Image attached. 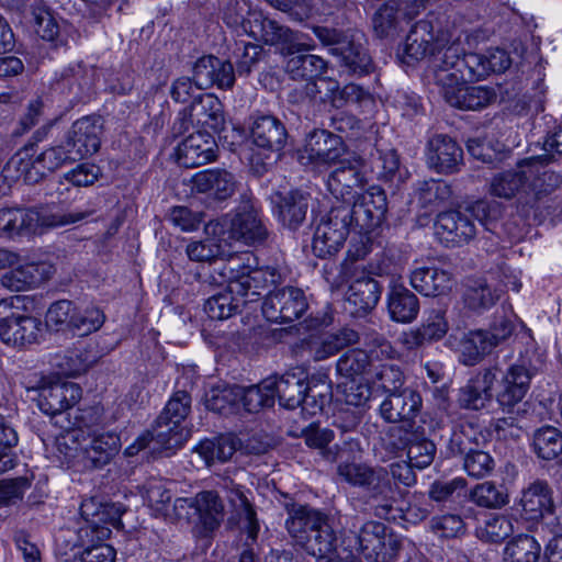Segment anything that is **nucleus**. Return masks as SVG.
I'll return each mask as SVG.
<instances>
[{"label": "nucleus", "instance_id": "obj_7", "mask_svg": "<svg viewBox=\"0 0 562 562\" xmlns=\"http://www.w3.org/2000/svg\"><path fill=\"white\" fill-rule=\"evenodd\" d=\"M19 296L0 301V340L10 347L23 348L37 344L43 334L42 321L19 310Z\"/></svg>", "mask_w": 562, "mask_h": 562}, {"label": "nucleus", "instance_id": "obj_45", "mask_svg": "<svg viewBox=\"0 0 562 562\" xmlns=\"http://www.w3.org/2000/svg\"><path fill=\"white\" fill-rule=\"evenodd\" d=\"M494 348L485 329L464 333L458 344L460 361L465 366L479 363L486 355L491 353Z\"/></svg>", "mask_w": 562, "mask_h": 562}, {"label": "nucleus", "instance_id": "obj_47", "mask_svg": "<svg viewBox=\"0 0 562 562\" xmlns=\"http://www.w3.org/2000/svg\"><path fill=\"white\" fill-rule=\"evenodd\" d=\"M240 447V441L233 435H221L214 439H206L196 447V452L205 460L206 464L214 461L225 462Z\"/></svg>", "mask_w": 562, "mask_h": 562}, {"label": "nucleus", "instance_id": "obj_37", "mask_svg": "<svg viewBox=\"0 0 562 562\" xmlns=\"http://www.w3.org/2000/svg\"><path fill=\"white\" fill-rule=\"evenodd\" d=\"M447 331L448 323L445 313L440 310H432L418 328L404 333L402 341L407 349H415L441 339Z\"/></svg>", "mask_w": 562, "mask_h": 562}, {"label": "nucleus", "instance_id": "obj_41", "mask_svg": "<svg viewBox=\"0 0 562 562\" xmlns=\"http://www.w3.org/2000/svg\"><path fill=\"white\" fill-rule=\"evenodd\" d=\"M387 310L393 321L412 323L419 313V300L403 284H393L387 294Z\"/></svg>", "mask_w": 562, "mask_h": 562}, {"label": "nucleus", "instance_id": "obj_35", "mask_svg": "<svg viewBox=\"0 0 562 562\" xmlns=\"http://www.w3.org/2000/svg\"><path fill=\"white\" fill-rule=\"evenodd\" d=\"M121 448V439L114 432H102L91 437L83 447V459L86 467L101 469L109 464L117 454Z\"/></svg>", "mask_w": 562, "mask_h": 562}, {"label": "nucleus", "instance_id": "obj_5", "mask_svg": "<svg viewBox=\"0 0 562 562\" xmlns=\"http://www.w3.org/2000/svg\"><path fill=\"white\" fill-rule=\"evenodd\" d=\"M190 408L191 396L189 393L186 391H177L157 417L153 430L144 431L138 436L137 439L125 449V456H136L151 441H155L165 449H173L182 446L187 440V432L182 427V422L188 416Z\"/></svg>", "mask_w": 562, "mask_h": 562}, {"label": "nucleus", "instance_id": "obj_27", "mask_svg": "<svg viewBox=\"0 0 562 562\" xmlns=\"http://www.w3.org/2000/svg\"><path fill=\"white\" fill-rule=\"evenodd\" d=\"M55 271V267L45 261L26 262L5 271L0 283L12 292L26 291L50 279Z\"/></svg>", "mask_w": 562, "mask_h": 562}, {"label": "nucleus", "instance_id": "obj_33", "mask_svg": "<svg viewBox=\"0 0 562 562\" xmlns=\"http://www.w3.org/2000/svg\"><path fill=\"white\" fill-rule=\"evenodd\" d=\"M531 372L525 363L512 364L502 379L497 401L504 408L510 409L518 404L529 390Z\"/></svg>", "mask_w": 562, "mask_h": 562}, {"label": "nucleus", "instance_id": "obj_54", "mask_svg": "<svg viewBox=\"0 0 562 562\" xmlns=\"http://www.w3.org/2000/svg\"><path fill=\"white\" fill-rule=\"evenodd\" d=\"M374 362L369 353L362 349H350L337 361V372L346 378L361 375L373 369Z\"/></svg>", "mask_w": 562, "mask_h": 562}, {"label": "nucleus", "instance_id": "obj_57", "mask_svg": "<svg viewBox=\"0 0 562 562\" xmlns=\"http://www.w3.org/2000/svg\"><path fill=\"white\" fill-rule=\"evenodd\" d=\"M470 497L477 506L484 508H502L509 501L503 486H496L493 482L477 484L471 491Z\"/></svg>", "mask_w": 562, "mask_h": 562}, {"label": "nucleus", "instance_id": "obj_9", "mask_svg": "<svg viewBox=\"0 0 562 562\" xmlns=\"http://www.w3.org/2000/svg\"><path fill=\"white\" fill-rule=\"evenodd\" d=\"M358 551L367 562H394L402 549V539L379 521L364 522L357 535Z\"/></svg>", "mask_w": 562, "mask_h": 562}, {"label": "nucleus", "instance_id": "obj_56", "mask_svg": "<svg viewBox=\"0 0 562 562\" xmlns=\"http://www.w3.org/2000/svg\"><path fill=\"white\" fill-rule=\"evenodd\" d=\"M339 211H347V224L349 227L357 226L363 231H371L380 226L381 223L373 215V213L366 206V204L357 196L351 202H346L337 205Z\"/></svg>", "mask_w": 562, "mask_h": 562}, {"label": "nucleus", "instance_id": "obj_60", "mask_svg": "<svg viewBox=\"0 0 562 562\" xmlns=\"http://www.w3.org/2000/svg\"><path fill=\"white\" fill-rule=\"evenodd\" d=\"M514 531L513 521L509 517L499 514L490 515L484 527L477 530L480 539L487 542H501Z\"/></svg>", "mask_w": 562, "mask_h": 562}, {"label": "nucleus", "instance_id": "obj_49", "mask_svg": "<svg viewBox=\"0 0 562 562\" xmlns=\"http://www.w3.org/2000/svg\"><path fill=\"white\" fill-rule=\"evenodd\" d=\"M532 446L540 459L554 460L562 453V431L554 426H543L535 431Z\"/></svg>", "mask_w": 562, "mask_h": 562}, {"label": "nucleus", "instance_id": "obj_53", "mask_svg": "<svg viewBox=\"0 0 562 562\" xmlns=\"http://www.w3.org/2000/svg\"><path fill=\"white\" fill-rule=\"evenodd\" d=\"M75 161L76 159L68 153L66 144L56 145L37 155L32 162V168L36 170V173L44 176L46 172H53L61 166Z\"/></svg>", "mask_w": 562, "mask_h": 562}, {"label": "nucleus", "instance_id": "obj_43", "mask_svg": "<svg viewBox=\"0 0 562 562\" xmlns=\"http://www.w3.org/2000/svg\"><path fill=\"white\" fill-rule=\"evenodd\" d=\"M193 117L198 125L220 132L225 126L224 108L221 100L211 93L200 94L191 103Z\"/></svg>", "mask_w": 562, "mask_h": 562}, {"label": "nucleus", "instance_id": "obj_32", "mask_svg": "<svg viewBox=\"0 0 562 562\" xmlns=\"http://www.w3.org/2000/svg\"><path fill=\"white\" fill-rule=\"evenodd\" d=\"M192 189L216 200H226L236 189L235 176L221 168H211L196 172L192 177Z\"/></svg>", "mask_w": 562, "mask_h": 562}, {"label": "nucleus", "instance_id": "obj_2", "mask_svg": "<svg viewBox=\"0 0 562 562\" xmlns=\"http://www.w3.org/2000/svg\"><path fill=\"white\" fill-rule=\"evenodd\" d=\"M347 450L359 452V442L349 438L344 442V446L336 445L335 451L327 449L323 454L329 461H339L337 474L342 481L351 486L363 488L367 503L374 509L375 516L384 519H395L392 512L394 503L401 496V491L390 483L387 469L349 461L348 456H346Z\"/></svg>", "mask_w": 562, "mask_h": 562}, {"label": "nucleus", "instance_id": "obj_42", "mask_svg": "<svg viewBox=\"0 0 562 562\" xmlns=\"http://www.w3.org/2000/svg\"><path fill=\"white\" fill-rule=\"evenodd\" d=\"M359 341V335L350 328H342L335 334H326L308 342L311 356L315 361H323L339 352L342 348Z\"/></svg>", "mask_w": 562, "mask_h": 562}, {"label": "nucleus", "instance_id": "obj_18", "mask_svg": "<svg viewBox=\"0 0 562 562\" xmlns=\"http://www.w3.org/2000/svg\"><path fill=\"white\" fill-rule=\"evenodd\" d=\"M435 235L446 247H457L472 240L476 235V227L468 213L451 210L438 214Z\"/></svg>", "mask_w": 562, "mask_h": 562}, {"label": "nucleus", "instance_id": "obj_21", "mask_svg": "<svg viewBox=\"0 0 562 562\" xmlns=\"http://www.w3.org/2000/svg\"><path fill=\"white\" fill-rule=\"evenodd\" d=\"M447 103L460 110H481L492 104L496 98V91L487 86H465V83L449 82L437 85Z\"/></svg>", "mask_w": 562, "mask_h": 562}, {"label": "nucleus", "instance_id": "obj_55", "mask_svg": "<svg viewBox=\"0 0 562 562\" xmlns=\"http://www.w3.org/2000/svg\"><path fill=\"white\" fill-rule=\"evenodd\" d=\"M105 322L103 311L97 306L79 308L76 306L71 333L77 336H88L99 330Z\"/></svg>", "mask_w": 562, "mask_h": 562}, {"label": "nucleus", "instance_id": "obj_28", "mask_svg": "<svg viewBox=\"0 0 562 562\" xmlns=\"http://www.w3.org/2000/svg\"><path fill=\"white\" fill-rule=\"evenodd\" d=\"M217 155L215 138L206 132L189 135L177 147V161L186 168H194L213 161Z\"/></svg>", "mask_w": 562, "mask_h": 562}, {"label": "nucleus", "instance_id": "obj_44", "mask_svg": "<svg viewBox=\"0 0 562 562\" xmlns=\"http://www.w3.org/2000/svg\"><path fill=\"white\" fill-rule=\"evenodd\" d=\"M123 514L122 506L114 503H104L99 516L93 518V525H85L79 529L81 543H86L85 538L91 537V540H104L111 535L110 526L119 527Z\"/></svg>", "mask_w": 562, "mask_h": 562}, {"label": "nucleus", "instance_id": "obj_16", "mask_svg": "<svg viewBox=\"0 0 562 562\" xmlns=\"http://www.w3.org/2000/svg\"><path fill=\"white\" fill-rule=\"evenodd\" d=\"M363 168L364 160L360 157L339 161L327 179L329 192L344 203L355 200L367 182Z\"/></svg>", "mask_w": 562, "mask_h": 562}, {"label": "nucleus", "instance_id": "obj_15", "mask_svg": "<svg viewBox=\"0 0 562 562\" xmlns=\"http://www.w3.org/2000/svg\"><path fill=\"white\" fill-rule=\"evenodd\" d=\"M449 38L452 35L448 32H438L434 34V25L431 21L420 20L416 22L406 36L402 48V60L404 64L413 65L426 57L431 58V68L434 69L436 55L443 54L445 49L437 47L436 43L441 36Z\"/></svg>", "mask_w": 562, "mask_h": 562}, {"label": "nucleus", "instance_id": "obj_14", "mask_svg": "<svg viewBox=\"0 0 562 562\" xmlns=\"http://www.w3.org/2000/svg\"><path fill=\"white\" fill-rule=\"evenodd\" d=\"M307 300L303 290L284 286L270 292L262 304L265 317L272 323H291L300 318L307 310Z\"/></svg>", "mask_w": 562, "mask_h": 562}, {"label": "nucleus", "instance_id": "obj_3", "mask_svg": "<svg viewBox=\"0 0 562 562\" xmlns=\"http://www.w3.org/2000/svg\"><path fill=\"white\" fill-rule=\"evenodd\" d=\"M285 528L295 543L306 553L321 560L336 554L337 538L328 515L302 504H286Z\"/></svg>", "mask_w": 562, "mask_h": 562}, {"label": "nucleus", "instance_id": "obj_29", "mask_svg": "<svg viewBox=\"0 0 562 562\" xmlns=\"http://www.w3.org/2000/svg\"><path fill=\"white\" fill-rule=\"evenodd\" d=\"M427 161L438 172L452 173L463 161V150L450 136L438 134L428 140Z\"/></svg>", "mask_w": 562, "mask_h": 562}, {"label": "nucleus", "instance_id": "obj_40", "mask_svg": "<svg viewBox=\"0 0 562 562\" xmlns=\"http://www.w3.org/2000/svg\"><path fill=\"white\" fill-rule=\"evenodd\" d=\"M381 296V286L370 277L356 279L347 292V303L353 307L352 314H366L373 310Z\"/></svg>", "mask_w": 562, "mask_h": 562}, {"label": "nucleus", "instance_id": "obj_25", "mask_svg": "<svg viewBox=\"0 0 562 562\" xmlns=\"http://www.w3.org/2000/svg\"><path fill=\"white\" fill-rule=\"evenodd\" d=\"M175 506L193 508L206 535L216 530L224 519L223 502L214 491H203L191 498H178Z\"/></svg>", "mask_w": 562, "mask_h": 562}, {"label": "nucleus", "instance_id": "obj_62", "mask_svg": "<svg viewBox=\"0 0 562 562\" xmlns=\"http://www.w3.org/2000/svg\"><path fill=\"white\" fill-rule=\"evenodd\" d=\"M305 389L307 390L304 394V402L300 406L308 414L315 415L323 409L328 398L330 386L325 381L315 383L314 380H306Z\"/></svg>", "mask_w": 562, "mask_h": 562}, {"label": "nucleus", "instance_id": "obj_10", "mask_svg": "<svg viewBox=\"0 0 562 562\" xmlns=\"http://www.w3.org/2000/svg\"><path fill=\"white\" fill-rule=\"evenodd\" d=\"M228 238L247 246L263 244L268 238V228L259 207L250 199H244L229 218Z\"/></svg>", "mask_w": 562, "mask_h": 562}, {"label": "nucleus", "instance_id": "obj_36", "mask_svg": "<svg viewBox=\"0 0 562 562\" xmlns=\"http://www.w3.org/2000/svg\"><path fill=\"white\" fill-rule=\"evenodd\" d=\"M333 55L338 58L339 66L348 75L363 76L373 70L368 49L355 38H348L340 48H334Z\"/></svg>", "mask_w": 562, "mask_h": 562}, {"label": "nucleus", "instance_id": "obj_31", "mask_svg": "<svg viewBox=\"0 0 562 562\" xmlns=\"http://www.w3.org/2000/svg\"><path fill=\"white\" fill-rule=\"evenodd\" d=\"M272 382V397L279 398L281 406L294 409L304 402V394L307 375L303 369L296 368L285 372L281 376H270Z\"/></svg>", "mask_w": 562, "mask_h": 562}, {"label": "nucleus", "instance_id": "obj_24", "mask_svg": "<svg viewBox=\"0 0 562 562\" xmlns=\"http://www.w3.org/2000/svg\"><path fill=\"white\" fill-rule=\"evenodd\" d=\"M310 195L300 190L276 191L270 195L272 213L290 229H296L306 218Z\"/></svg>", "mask_w": 562, "mask_h": 562}, {"label": "nucleus", "instance_id": "obj_46", "mask_svg": "<svg viewBox=\"0 0 562 562\" xmlns=\"http://www.w3.org/2000/svg\"><path fill=\"white\" fill-rule=\"evenodd\" d=\"M499 292L485 280H469L462 294L463 304L470 311L482 313L491 308L498 300Z\"/></svg>", "mask_w": 562, "mask_h": 562}, {"label": "nucleus", "instance_id": "obj_63", "mask_svg": "<svg viewBox=\"0 0 562 562\" xmlns=\"http://www.w3.org/2000/svg\"><path fill=\"white\" fill-rule=\"evenodd\" d=\"M415 194L422 207H429L446 200L449 188L445 182L430 179L419 182Z\"/></svg>", "mask_w": 562, "mask_h": 562}, {"label": "nucleus", "instance_id": "obj_6", "mask_svg": "<svg viewBox=\"0 0 562 562\" xmlns=\"http://www.w3.org/2000/svg\"><path fill=\"white\" fill-rule=\"evenodd\" d=\"M437 47L445 49L436 55L434 64V80L436 85L449 82L465 83L488 76L485 56L476 53H464L459 38L446 35L438 38Z\"/></svg>", "mask_w": 562, "mask_h": 562}, {"label": "nucleus", "instance_id": "obj_22", "mask_svg": "<svg viewBox=\"0 0 562 562\" xmlns=\"http://www.w3.org/2000/svg\"><path fill=\"white\" fill-rule=\"evenodd\" d=\"M520 515L525 520L539 521L555 510L553 490L546 480H536L521 491Z\"/></svg>", "mask_w": 562, "mask_h": 562}, {"label": "nucleus", "instance_id": "obj_8", "mask_svg": "<svg viewBox=\"0 0 562 562\" xmlns=\"http://www.w3.org/2000/svg\"><path fill=\"white\" fill-rule=\"evenodd\" d=\"M89 212L52 213L26 209H1L0 232L9 237L36 232L38 227H58L86 218Z\"/></svg>", "mask_w": 562, "mask_h": 562}, {"label": "nucleus", "instance_id": "obj_61", "mask_svg": "<svg viewBox=\"0 0 562 562\" xmlns=\"http://www.w3.org/2000/svg\"><path fill=\"white\" fill-rule=\"evenodd\" d=\"M238 385L214 387L207 393L205 405L210 411L223 414L231 412L238 403Z\"/></svg>", "mask_w": 562, "mask_h": 562}, {"label": "nucleus", "instance_id": "obj_52", "mask_svg": "<svg viewBox=\"0 0 562 562\" xmlns=\"http://www.w3.org/2000/svg\"><path fill=\"white\" fill-rule=\"evenodd\" d=\"M371 382L376 390H381L387 395L389 393H395L404 389V374L396 364H374Z\"/></svg>", "mask_w": 562, "mask_h": 562}, {"label": "nucleus", "instance_id": "obj_23", "mask_svg": "<svg viewBox=\"0 0 562 562\" xmlns=\"http://www.w3.org/2000/svg\"><path fill=\"white\" fill-rule=\"evenodd\" d=\"M341 146V136L326 130H314L307 135L300 158L315 166L330 165L340 157Z\"/></svg>", "mask_w": 562, "mask_h": 562}, {"label": "nucleus", "instance_id": "obj_39", "mask_svg": "<svg viewBox=\"0 0 562 562\" xmlns=\"http://www.w3.org/2000/svg\"><path fill=\"white\" fill-rule=\"evenodd\" d=\"M301 34V32H297ZM303 35V42L312 45L311 48L307 50H311L314 48V44L311 40L306 37V35ZM282 48L281 46H279ZM284 55H289L286 50L281 49ZM304 49H301L303 52ZM296 53H300V50H296L294 53H291L292 57H290L286 61L285 69L291 75L293 79H304V80H313L319 76H322L327 68V63L319 56L313 55V54H301L295 55Z\"/></svg>", "mask_w": 562, "mask_h": 562}, {"label": "nucleus", "instance_id": "obj_20", "mask_svg": "<svg viewBox=\"0 0 562 562\" xmlns=\"http://www.w3.org/2000/svg\"><path fill=\"white\" fill-rule=\"evenodd\" d=\"M538 175L533 158L521 161L516 169L496 175L491 181V194L501 199H513L527 192Z\"/></svg>", "mask_w": 562, "mask_h": 562}, {"label": "nucleus", "instance_id": "obj_11", "mask_svg": "<svg viewBox=\"0 0 562 562\" xmlns=\"http://www.w3.org/2000/svg\"><path fill=\"white\" fill-rule=\"evenodd\" d=\"M386 436L395 450H406L409 462L417 469L429 467L436 456V445L427 438L425 428L390 427Z\"/></svg>", "mask_w": 562, "mask_h": 562}, {"label": "nucleus", "instance_id": "obj_51", "mask_svg": "<svg viewBox=\"0 0 562 562\" xmlns=\"http://www.w3.org/2000/svg\"><path fill=\"white\" fill-rule=\"evenodd\" d=\"M272 385V382L267 378L259 384L247 389L238 386V402H241L243 407L249 413L259 412L263 407H271L274 404Z\"/></svg>", "mask_w": 562, "mask_h": 562}, {"label": "nucleus", "instance_id": "obj_19", "mask_svg": "<svg viewBox=\"0 0 562 562\" xmlns=\"http://www.w3.org/2000/svg\"><path fill=\"white\" fill-rule=\"evenodd\" d=\"M38 408L56 417L75 406L81 398V387L74 382H49L35 390Z\"/></svg>", "mask_w": 562, "mask_h": 562}, {"label": "nucleus", "instance_id": "obj_30", "mask_svg": "<svg viewBox=\"0 0 562 562\" xmlns=\"http://www.w3.org/2000/svg\"><path fill=\"white\" fill-rule=\"evenodd\" d=\"M497 368H486L477 372L459 391V404L465 409L479 411L492 401V389L497 378Z\"/></svg>", "mask_w": 562, "mask_h": 562}, {"label": "nucleus", "instance_id": "obj_48", "mask_svg": "<svg viewBox=\"0 0 562 562\" xmlns=\"http://www.w3.org/2000/svg\"><path fill=\"white\" fill-rule=\"evenodd\" d=\"M228 502L238 515L239 519L244 521V528L250 539L255 540L259 532V522L257 520L256 512L248 499L243 486L233 485L228 490Z\"/></svg>", "mask_w": 562, "mask_h": 562}, {"label": "nucleus", "instance_id": "obj_38", "mask_svg": "<svg viewBox=\"0 0 562 562\" xmlns=\"http://www.w3.org/2000/svg\"><path fill=\"white\" fill-rule=\"evenodd\" d=\"M251 137L256 146L280 151L286 140V131L281 121L272 115H259L251 126Z\"/></svg>", "mask_w": 562, "mask_h": 562}, {"label": "nucleus", "instance_id": "obj_59", "mask_svg": "<svg viewBox=\"0 0 562 562\" xmlns=\"http://www.w3.org/2000/svg\"><path fill=\"white\" fill-rule=\"evenodd\" d=\"M142 495L157 514L165 510L172 497L167 482L160 477L148 479L143 485Z\"/></svg>", "mask_w": 562, "mask_h": 562}, {"label": "nucleus", "instance_id": "obj_4", "mask_svg": "<svg viewBox=\"0 0 562 562\" xmlns=\"http://www.w3.org/2000/svg\"><path fill=\"white\" fill-rule=\"evenodd\" d=\"M245 2L228 0L223 20L231 27L240 26L243 31L256 41L271 46H281L288 54L308 49L312 45L303 42V35L294 33L290 27L266 16L261 11L247 10Z\"/></svg>", "mask_w": 562, "mask_h": 562}, {"label": "nucleus", "instance_id": "obj_13", "mask_svg": "<svg viewBox=\"0 0 562 562\" xmlns=\"http://www.w3.org/2000/svg\"><path fill=\"white\" fill-rule=\"evenodd\" d=\"M423 406L422 395L412 387L389 393L379 406L380 417L390 424H396L393 427L414 428L415 418Z\"/></svg>", "mask_w": 562, "mask_h": 562}, {"label": "nucleus", "instance_id": "obj_1", "mask_svg": "<svg viewBox=\"0 0 562 562\" xmlns=\"http://www.w3.org/2000/svg\"><path fill=\"white\" fill-rule=\"evenodd\" d=\"M214 271L227 284V291L209 297L204 311L217 321L232 317L241 304L257 301L263 291L281 280L277 268L257 267L256 258L249 252L228 255Z\"/></svg>", "mask_w": 562, "mask_h": 562}, {"label": "nucleus", "instance_id": "obj_12", "mask_svg": "<svg viewBox=\"0 0 562 562\" xmlns=\"http://www.w3.org/2000/svg\"><path fill=\"white\" fill-rule=\"evenodd\" d=\"M347 216V211L333 206L316 224L312 241V250L316 257L333 256L344 246L350 228L346 222Z\"/></svg>", "mask_w": 562, "mask_h": 562}, {"label": "nucleus", "instance_id": "obj_34", "mask_svg": "<svg viewBox=\"0 0 562 562\" xmlns=\"http://www.w3.org/2000/svg\"><path fill=\"white\" fill-rule=\"evenodd\" d=\"M412 286L425 296H438L448 293L453 286L452 274L436 266L417 267L409 276Z\"/></svg>", "mask_w": 562, "mask_h": 562}, {"label": "nucleus", "instance_id": "obj_64", "mask_svg": "<svg viewBox=\"0 0 562 562\" xmlns=\"http://www.w3.org/2000/svg\"><path fill=\"white\" fill-rule=\"evenodd\" d=\"M86 547L79 559H75L72 562H115L116 551L115 549L103 540H91V537L85 538Z\"/></svg>", "mask_w": 562, "mask_h": 562}, {"label": "nucleus", "instance_id": "obj_50", "mask_svg": "<svg viewBox=\"0 0 562 562\" xmlns=\"http://www.w3.org/2000/svg\"><path fill=\"white\" fill-rule=\"evenodd\" d=\"M540 553L541 547L532 536L519 535L506 544L504 562H537Z\"/></svg>", "mask_w": 562, "mask_h": 562}, {"label": "nucleus", "instance_id": "obj_58", "mask_svg": "<svg viewBox=\"0 0 562 562\" xmlns=\"http://www.w3.org/2000/svg\"><path fill=\"white\" fill-rule=\"evenodd\" d=\"M75 308L68 300L54 302L46 312V326L56 331H71Z\"/></svg>", "mask_w": 562, "mask_h": 562}, {"label": "nucleus", "instance_id": "obj_17", "mask_svg": "<svg viewBox=\"0 0 562 562\" xmlns=\"http://www.w3.org/2000/svg\"><path fill=\"white\" fill-rule=\"evenodd\" d=\"M102 122L94 115H88L75 121L65 135L68 153L76 159L82 160L94 155L101 145Z\"/></svg>", "mask_w": 562, "mask_h": 562}, {"label": "nucleus", "instance_id": "obj_26", "mask_svg": "<svg viewBox=\"0 0 562 562\" xmlns=\"http://www.w3.org/2000/svg\"><path fill=\"white\" fill-rule=\"evenodd\" d=\"M194 85L199 89L216 86L220 89H229L235 82L233 65L229 61L209 55L199 58L193 66Z\"/></svg>", "mask_w": 562, "mask_h": 562}]
</instances>
